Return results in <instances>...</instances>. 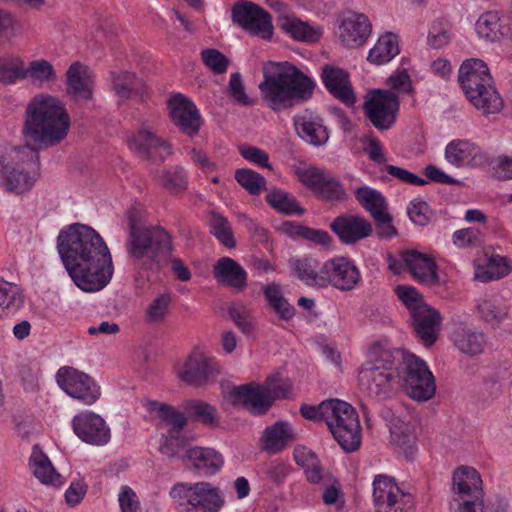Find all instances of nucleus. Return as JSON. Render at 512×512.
I'll return each mask as SVG.
<instances>
[{
  "label": "nucleus",
  "instance_id": "27",
  "mask_svg": "<svg viewBox=\"0 0 512 512\" xmlns=\"http://www.w3.org/2000/svg\"><path fill=\"white\" fill-rule=\"evenodd\" d=\"M477 35L490 42L512 37V28L505 23V17L498 10L483 12L475 23Z\"/></svg>",
  "mask_w": 512,
  "mask_h": 512
},
{
  "label": "nucleus",
  "instance_id": "9",
  "mask_svg": "<svg viewBox=\"0 0 512 512\" xmlns=\"http://www.w3.org/2000/svg\"><path fill=\"white\" fill-rule=\"evenodd\" d=\"M331 410L325 424L334 439L346 452L356 451L361 445V426L356 410L338 399Z\"/></svg>",
  "mask_w": 512,
  "mask_h": 512
},
{
  "label": "nucleus",
  "instance_id": "52",
  "mask_svg": "<svg viewBox=\"0 0 512 512\" xmlns=\"http://www.w3.org/2000/svg\"><path fill=\"white\" fill-rule=\"evenodd\" d=\"M186 409L202 424L209 427H216L218 425L216 409L212 405L194 400L187 404Z\"/></svg>",
  "mask_w": 512,
  "mask_h": 512
},
{
  "label": "nucleus",
  "instance_id": "60",
  "mask_svg": "<svg viewBox=\"0 0 512 512\" xmlns=\"http://www.w3.org/2000/svg\"><path fill=\"white\" fill-rule=\"evenodd\" d=\"M262 386L272 403L275 399H284L289 395L290 385L287 381L278 377H268Z\"/></svg>",
  "mask_w": 512,
  "mask_h": 512
},
{
  "label": "nucleus",
  "instance_id": "39",
  "mask_svg": "<svg viewBox=\"0 0 512 512\" xmlns=\"http://www.w3.org/2000/svg\"><path fill=\"white\" fill-rule=\"evenodd\" d=\"M392 443L407 458L412 457L417 451L416 434L413 425L399 421L390 429Z\"/></svg>",
  "mask_w": 512,
  "mask_h": 512
},
{
  "label": "nucleus",
  "instance_id": "64",
  "mask_svg": "<svg viewBox=\"0 0 512 512\" xmlns=\"http://www.w3.org/2000/svg\"><path fill=\"white\" fill-rule=\"evenodd\" d=\"M493 175L499 180L512 179V154L501 155L495 158L492 163Z\"/></svg>",
  "mask_w": 512,
  "mask_h": 512
},
{
  "label": "nucleus",
  "instance_id": "12",
  "mask_svg": "<svg viewBox=\"0 0 512 512\" xmlns=\"http://www.w3.org/2000/svg\"><path fill=\"white\" fill-rule=\"evenodd\" d=\"M232 21L249 35L271 41L274 35L272 17L268 11L248 0H240L232 7Z\"/></svg>",
  "mask_w": 512,
  "mask_h": 512
},
{
  "label": "nucleus",
  "instance_id": "34",
  "mask_svg": "<svg viewBox=\"0 0 512 512\" xmlns=\"http://www.w3.org/2000/svg\"><path fill=\"white\" fill-rule=\"evenodd\" d=\"M67 92L76 100H89L92 97V80L87 66L74 62L66 72Z\"/></svg>",
  "mask_w": 512,
  "mask_h": 512
},
{
  "label": "nucleus",
  "instance_id": "31",
  "mask_svg": "<svg viewBox=\"0 0 512 512\" xmlns=\"http://www.w3.org/2000/svg\"><path fill=\"white\" fill-rule=\"evenodd\" d=\"M29 468L42 484L56 488L64 484L63 477L56 471L49 457L39 445H34L29 458Z\"/></svg>",
  "mask_w": 512,
  "mask_h": 512
},
{
  "label": "nucleus",
  "instance_id": "29",
  "mask_svg": "<svg viewBox=\"0 0 512 512\" xmlns=\"http://www.w3.org/2000/svg\"><path fill=\"white\" fill-rule=\"evenodd\" d=\"M403 261L408 271L419 282L432 285L438 281L435 261L427 254L407 250L403 252Z\"/></svg>",
  "mask_w": 512,
  "mask_h": 512
},
{
  "label": "nucleus",
  "instance_id": "25",
  "mask_svg": "<svg viewBox=\"0 0 512 512\" xmlns=\"http://www.w3.org/2000/svg\"><path fill=\"white\" fill-rule=\"evenodd\" d=\"M445 159L455 167L481 166L487 157L482 149L469 140L456 139L445 148Z\"/></svg>",
  "mask_w": 512,
  "mask_h": 512
},
{
  "label": "nucleus",
  "instance_id": "50",
  "mask_svg": "<svg viewBox=\"0 0 512 512\" xmlns=\"http://www.w3.org/2000/svg\"><path fill=\"white\" fill-rule=\"evenodd\" d=\"M234 177L250 195H259L266 188V179L252 169H237Z\"/></svg>",
  "mask_w": 512,
  "mask_h": 512
},
{
  "label": "nucleus",
  "instance_id": "51",
  "mask_svg": "<svg viewBox=\"0 0 512 512\" xmlns=\"http://www.w3.org/2000/svg\"><path fill=\"white\" fill-rule=\"evenodd\" d=\"M24 62L18 57L0 59V82L13 84L25 78Z\"/></svg>",
  "mask_w": 512,
  "mask_h": 512
},
{
  "label": "nucleus",
  "instance_id": "54",
  "mask_svg": "<svg viewBox=\"0 0 512 512\" xmlns=\"http://www.w3.org/2000/svg\"><path fill=\"white\" fill-rule=\"evenodd\" d=\"M161 182L170 192H180L186 188L187 175L182 167H170L163 171Z\"/></svg>",
  "mask_w": 512,
  "mask_h": 512
},
{
  "label": "nucleus",
  "instance_id": "26",
  "mask_svg": "<svg viewBox=\"0 0 512 512\" xmlns=\"http://www.w3.org/2000/svg\"><path fill=\"white\" fill-rule=\"evenodd\" d=\"M293 120L298 136L305 142L314 146H321L328 141L327 128L319 115L305 110L295 115Z\"/></svg>",
  "mask_w": 512,
  "mask_h": 512
},
{
  "label": "nucleus",
  "instance_id": "41",
  "mask_svg": "<svg viewBox=\"0 0 512 512\" xmlns=\"http://www.w3.org/2000/svg\"><path fill=\"white\" fill-rule=\"evenodd\" d=\"M399 45L396 35L386 33L381 36L376 44L370 49L367 60L376 65L390 62L399 54Z\"/></svg>",
  "mask_w": 512,
  "mask_h": 512
},
{
  "label": "nucleus",
  "instance_id": "62",
  "mask_svg": "<svg viewBox=\"0 0 512 512\" xmlns=\"http://www.w3.org/2000/svg\"><path fill=\"white\" fill-rule=\"evenodd\" d=\"M118 503L120 512H142L136 492L127 485L121 487L118 494Z\"/></svg>",
  "mask_w": 512,
  "mask_h": 512
},
{
  "label": "nucleus",
  "instance_id": "33",
  "mask_svg": "<svg viewBox=\"0 0 512 512\" xmlns=\"http://www.w3.org/2000/svg\"><path fill=\"white\" fill-rule=\"evenodd\" d=\"M232 396L235 400L243 402L255 415L266 413L272 405L262 385L245 384L234 387Z\"/></svg>",
  "mask_w": 512,
  "mask_h": 512
},
{
  "label": "nucleus",
  "instance_id": "17",
  "mask_svg": "<svg viewBox=\"0 0 512 512\" xmlns=\"http://www.w3.org/2000/svg\"><path fill=\"white\" fill-rule=\"evenodd\" d=\"M372 31L369 18L355 11H348L339 18L338 37L346 48H358L366 43Z\"/></svg>",
  "mask_w": 512,
  "mask_h": 512
},
{
  "label": "nucleus",
  "instance_id": "49",
  "mask_svg": "<svg viewBox=\"0 0 512 512\" xmlns=\"http://www.w3.org/2000/svg\"><path fill=\"white\" fill-rule=\"evenodd\" d=\"M210 232L225 247H235V240L232 227L224 216L218 213H212L209 219Z\"/></svg>",
  "mask_w": 512,
  "mask_h": 512
},
{
  "label": "nucleus",
  "instance_id": "10",
  "mask_svg": "<svg viewBox=\"0 0 512 512\" xmlns=\"http://www.w3.org/2000/svg\"><path fill=\"white\" fill-rule=\"evenodd\" d=\"M372 485L376 512H414L413 495L404 491L393 477L376 475Z\"/></svg>",
  "mask_w": 512,
  "mask_h": 512
},
{
  "label": "nucleus",
  "instance_id": "5",
  "mask_svg": "<svg viewBox=\"0 0 512 512\" xmlns=\"http://www.w3.org/2000/svg\"><path fill=\"white\" fill-rule=\"evenodd\" d=\"M459 83L469 102L484 114H495L503 108V100L493 85L487 64L480 59L465 60L458 73Z\"/></svg>",
  "mask_w": 512,
  "mask_h": 512
},
{
  "label": "nucleus",
  "instance_id": "16",
  "mask_svg": "<svg viewBox=\"0 0 512 512\" xmlns=\"http://www.w3.org/2000/svg\"><path fill=\"white\" fill-rule=\"evenodd\" d=\"M72 428L76 436L87 444L103 446L111 438L106 421L92 411H83L75 415L72 419Z\"/></svg>",
  "mask_w": 512,
  "mask_h": 512
},
{
  "label": "nucleus",
  "instance_id": "11",
  "mask_svg": "<svg viewBox=\"0 0 512 512\" xmlns=\"http://www.w3.org/2000/svg\"><path fill=\"white\" fill-rule=\"evenodd\" d=\"M297 180L317 198L328 202H344L348 193L343 183L332 174L316 166L297 168Z\"/></svg>",
  "mask_w": 512,
  "mask_h": 512
},
{
  "label": "nucleus",
  "instance_id": "6",
  "mask_svg": "<svg viewBox=\"0 0 512 512\" xmlns=\"http://www.w3.org/2000/svg\"><path fill=\"white\" fill-rule=\"evenodd\" d=\"M171 250V237L162 227H143L129 232L127 251L134 266L141 270L157 269Z\"/></svg>",
  "mask_w": 512,
  "mask_h": 512
},
{
  "label": "nucleus",
  "instance_id": "36",
  "mask_svg": "<svg viewBox=\"0 0 512 512\" xmlns=\"http://www.w3.org/2000/svg\"><path fill=\"white\" fill-rule=\"evenodd\" d=\"M111 82L119 101H126L132 97L142 98L146 92L143 81L131 72H113Z\"/></svg>",
  "mask_w": 512,
  "mask_h": 512
},
{
  "label": "nucleus",
  "instance_id": "45",
  "mask_svg": "<svg viewBox=\"0 0 512 512\" xmlns=\"http://www.w3.org/2000/svg\"><path fill=\"white\" fill-rule=\"evenodd\" d=\"M145 407L150 413H155L163 422L171 426L169 430L182 431L186 426L187 419L184 414L169 404L149 400L146 401Z\"/></svg>",
  "mask_w": 512,
  "mask_h": 512
},
{
  "label": "nucleus",
  "instance_id": "1",
  "mask_svg": "<svg viewBox=\"0 0 512 512\" xmlns=\"http://www.w3.org/2000/svg\"><path fill=\"white\" fill-rule=\"evenodd\" d=\"M70 117L55 97L40 94L27 106L23 135L27 145L13 147L0 155V187L23 194L35 185L40 171L36 148L60 143L68 134Z\"/></svg>",
  "mask_w": 512,
  "mask_h": 512
},
{
  "label": "nucleus",
  "instance_id": "21",
  "mask_svg": "<svg viewBox=\"0 0 512 512\" xmlns=\"http://www.w3.org/2000/svg\"><path fill=\"white\" fill-rule=\"evenodd\" d=\"M278 26L292 40L305 44L318 43L324 35L322 25L303 21L293 14L279 17Z\"/></svg>",
  "mask_w": 512,
  "mask_h": 512
},
{
  "label": "nucleus",
  "instance_id": "56",
  "mask_svg": "<svg viewBox=\"0 0 512 512\" xmlns=\"http://www.w3.org/2000/svg\"><path fill=\"white\" fill-rule=\"evenodd\" d=\"M229 315L235 325L242 331V333L249 335L252 333L254 326L250 321L249 309L240 303L232 304L229 307Z\"/></svg>",
  "mask_w": 512,
  "mask_h": 512
},
{
  "label": "nucleus",
  "instance_id": "7",
  "mask_svg": "<svg viewBox=\"0 0 512 512\" xmlns=\"http://www.w3.org/2000/svg\"><path fill=\"white\" fill-rule=\"evenodd\" d=\"M169 496L178 512H220L225 502L221 490L206 481L178 482Z\"/></svg>",
  "mask_w": 512,
  "mask_h": 512
},
{
  "label": "nucleus",
  "instance_id": "32",
  "mask_svg": "<svg viewBox=\"0 0 512 512\" xmlns=\"http://www.w3.org/2000/svg\"><path fill=\"white\" fill-rule=\"evenodd\" d=\"M213 275L218 283L243 290L247 286V272L230 257H222L213 266Z\"/></svg>",
  "mask_w": 512,
  "mask_h": 512
},
{
  "label": "nucleus",
  "instance_id": "2",
  "mask_svg": "<svg viewBox=\"0 0 512 512\" xmlns=\"http://www.w3.org/2000/svg\"><path fill=\"white\" fill-rule=\"evenodd\" d=\"M57 249L69 276L81 290L100 291L112 279V255L104 239L92 227L76 223L61 230Z\"/></svg>",
  "mask_w": 512,
  "mask_h": 512
},
{
  "label": "nucleus",
  "instance_id": "61",
  "mask_svg": "<svg viewBox=\"0 0 512 512\" xmlns=\"http://www.w3.org/2000/svg\"><path fill=\"white\" fill-rule=\"evenodd\" d=\"M240 155L247 161L269 170L272 169L269 163V155L264 150L251 145L239 146Z\"/></svg>",
  "mask_w": 512,
  "mask_h": 512
},
{
  "label": "nucleus",
  "instance_id": "14",
  "mask_svg": "<svg viewBox=\"0 0 512 512\" xmlns=\"http://www.w3.org/2000/svg\"><path fill=\"white\" fill-rule=\"evenodd\" d=\"M322 274L324 275L323 288L331 286L341 292L356 289L362 280L355 261L345 256H335L324 261Z\"/></svg>",
  "mask_w": 512,
  "mask_h": 512
},
{
  "label": "nucleus",
  "instance_id": "63",
  "mask_svg": "<svg viewBox=\"0 0 512 512\" xmlns=\"http://www.w3.org/2000/svg\"><path fill=\"white\" fill-rule=\"evenodd\" d=\"M407 213L411 221L417 225L424 226L430 221V209L424 201H412L407 208Z\"/></svg>",
  "mask_w": 512,
  "mask_h": 512
},
{
  "label": "nucleus",
  "instance_id": "30",
  "mask_svg": "<svg viewBox=\"0 0 512 512\" xmlns=\"http://www.w3.org/2000/svg\"><path fill=\"white\" fill-rule=\"evenodd\" d=\"M410 316L417 336L427 346L434 344L437 340L436 328L441 322L439 312L426 304L416 309Z\"/></svg>",
  "mask_w": 512,
  "mask_h": 512
},
{
  "label": "nucleus",
  "instance_id": "15",
  "mask_svg": "<svg viewBox=\"0 0 512 512\" xmlns=\"http://www.w3.org/2000/svg\"><path fill=\"white\" fill-rule=\"evenodd\" d=\"M399 107L398 96L384 89L373 91L364 104L367 118L378 130H389L394 125Z\"/></svg>",
  "mask_w": 512,
  "mask_h": 512
},
{
  "label": "nucleus",
  "instance_id": "24",
  "mask_svg": "<svg viewBox=\"0 0 512 512\" xmlns=\"http://www.w3.org/2000/svg\"><path fill=\"white\" fill-rule=\"evenodd\" d=\"M321 79L334 98L348 106L355 103L356 96L347 71L333 65H325L322 68Z\"/></svg>",
  "mask_w": 512,
  "mask_h": 512
},
{
  "label": "nucleus",
  "instance_id": "35",
  "mask_svg": "<svg viewBox=\"0 0 512 512\" xmlns=\"http://www.w3.org/2000/svg\"><path fill=\"white\" fill-rule=\"evenodd\" d=\"M186 458L192 462L194 469L204 476L214 475L224 463L221 454L211 448L192 447L187 450Z\"/></svg>",
  "mask_w": 512,
  "mask_h": 512
},
{
  "label": "nucleus",
  "instance_id": "3",
  "mask_svg": "<svg viewBox=\"0 0 512 512\" xmlns=\"http://www.w3.org/2000/svg\"><path fill=\"white\" fill-rule=\"evenodd\" d=\"M262 72L259 90L262 100L273 111L287 109L296 100L308 99L313 92V81L289 62L269 61Z\"/></svg>",
  "mask_w": 512,
  "mask_h": 512
},
{
  "label": "nucleus",
  "instance_id": "40",
  "mask_svg": "<svg viewBox=\"0 0 512 512\" xmlns=\"http://www.w3.org/2000/svg\"><path fill=\"white\" fill-rule=\"evenodd\" d=\"M265 200L278 213L288 216H301L304 213V209L300 207L295 196L283 189L276 187L270 189L266 194Z\"/></svg>",
  "mask_w": 512,
  "mask_h": 512
},
{
  "label": "nucleus",
  "instance_id": "20",
  "mask_svg": "<svg viewBox=\"0 0 512 512\" xmlns=\"http://www.w3.org/2000/svg\"><path fill=\"white\" fill-rule=\"evenodd\" d=\"M215 371L213 360L201 351H193L178 371V377L192 386L205 385Z\"/></svg>",
  "mask_w": 512,
  "mask_h": 512
},
{
  "label": "nucleus",
  "instance_id": "38",
  "mask_svg": "<svg viewBox=\"0 0 512 512\" xmlns=\"http://www.w3.org/2000/svg\"><path fill=\"white\" fill-rule=\"evenodd\" d=\"M357 202L374 219L388 212V202L383 194L367 185L358 187L354 191Z\"/></svg>",
  "mask_w": 512,
  "mask_h": 512
},
{
  "label": "nucleus",
  "instance_id": "22",
  "mask_svg": "<svg viewBox=\"0 0 512 512\" xmlns=\"http://www.w3.org/2000/svg\"><path fill=\"white\" fill-rule=\"evenodd\" d=\"M453 491L462 501L483 502L484 492L479 472L468 466L457 468L452 477Z\"/></svg>",
  "mask_w": 512,
  "mask_h": 512
},
{
  "label": "nucleus",
  "instance_id": "47",
  "mask_svg": "<svg viewBox=\"0 0 512 512\" xmlns=\"http://www.w3.org/2000/svg\"><path fill=\"white\" fill-rule=\"evenodd\" d=\"M172 297L169 293H162L156 296L146 307L144 321L150 325L164 323L169 314Z\"/></svg>",
  "mask_w": 512,
  "mask_h": 512
},
{
  "label": "nucleus",
  "instance_id": "44",
  "mask_svg": "<svg viewBox=\"0 0 512 512\" xmlns=\"http://www.w3.org/2000/svg\"><path fill=\"white\" fill-rule=\"evenodd\" d=\"M511 271L506 257L491 255L483 265L476 268L475 277L481 282L498 280L507 276Z\"/></svg>",
  "mask_w": 512,
  "mask_h": 512
},
{
  "label": "nucleus",
  "instance_id": "53",
  "mask_svg": "<svg viewBox=\"0 0 512 512\" xmlns=\"http://www.w3.org/2000/svg\"><path fill=\"white\" fill-rule=\"evenodd\" d=\"M182 431L168 430L163 435L160 444V452L168 457H176L179 452L188 445V439L181 434Z\"/></svg>",
  "mask_w": 512,
  "mask_h": 512
},
{
  "label": "nucleus",
  "instance_id": "28",
  "mask_svg": "<svg viewBox=\"0 0 512 512\" xmlns=\"http://www.w3.org/2000/svg\"><path fill=\"white\" fill-rule=\"evenodd\" d=\"M295 439V433L290 423L278 421L263 431L259 443L260 448L269 453L277 454L283 451Z\"/></svg>",
  "mask_w": 512,
  "mask_h": 512
},
{
  "label": "nucleus",
  "instance_id": "55",
  "mask_svg": "<svg viewBox=\"0 0 512 512\" xmlns=\"http://www.w3.org/2000/svg\"><path fill=\"white\" fill-rule=\"evenodd\" d=\"M29 77L34 81L49 82L56 78L53 66L44 59L34 60L26 68L25 78Z\"/></svg>",
  "mask_w": 512,
  "mask_h": 512
},
{
  "label": "nucleus",
  "instance_id": "43",
  "mask_svg": "<svg viewBox=\"0 0 512 512\" xmlns=\"http://www.w3.org/2000/svg\"><path fill=\"white\" fill-rule=\"evenodd\" d=\"M452 339L456 347L463 353L477 355L481 353L486 344L483 333L472 331L463 327L453 332Z\"/></svg>",
  "mask_w": 512,
  "mask_h": 512
},
{
  "label": "nucleus",
  "instance_id": "19",
  "mask_svg": "<svg viewBox=\"0 0 512 512\" xmlns=\"http://www.w3.org/2000/svg\"><path fill=\"white\" fill-rule=\"evenodd\" d=\"M168 106L172 122L182 133L189 137L198 133L201 117L193 102L181 94H177L170 98Z\"/></svg>",
  "mask_w": 512,
  "mask_h": 512
},
{
  "label": "nucleus",
  "instance_id": "59",
  "mask_svg": "<svg viewBox=\"0 0 512 512\" xmlns=\"http://www.w3.org/2000/svg\"><path fill=\"white\" fill-rule=\"evenodd\" d=\"M334 401L335 399L326 400L320 403L318 406L302 405L300 408V413L305 419L323 421L326 423L330 411L332 412L331 408Z\"/></svg>",
  "mask_w": 512,
  "mask_h": 512
},
{
  "label": "nucleus",
  "instance_id": "4",
  "mask_svg": "<svg viewBox=\"0 0 512 512\" xmlns=\"http://www.w3.org/2000/svg\"><path fill=\"white\" fill-rule=\"evenodd\" d=\"M402 349L375 343L368 359L359 370V383L368 397L376 400L391 398L399 389V370Z\"/></svg>",
  "mask_w": 512,
  "mask_h": 512
},
{
  "label": "nucleus",
  "instance_id": "37",
  "mask_svg": "<svg viewBox=\"0 0 512 512\" xmlns=\"http://www.w3.org/2000/svg\"><path fill=\"white\" fill-rule=\"evenodd\" d=\"M291 268L296 277L307 286L323 288L324 275L322 263L314 258H301L291 261Z\"/></svg>",
  "mask_w": 512,
  "mask_h": 512
},
{
  "label": "nucleus",
  "instance_id": "8",
  "mask_svg": "<svg viewBox=\"0 0 512 512\" xmlns=\"http://www.w3.org/2000/svg\"><path fill=\"white\" fill-rule=\"evenodd\" d=\"M399 380L400 388L413 400L425 402L436 393V382L426 362L402 350Z\"/></svg>",
  "mask_w": 512,
  "mask_h": 512
},
{
  "label": "nucleus",
  "instance_id": "18",
  "mask_svg": "<svg viewBox=\"0 0 512 512\" xmlns=\"http://www.w3.org/2000/svg\"><path fill=\"white\" fill-rule=\"evenodd\" d=\"M128 146L144 159L155 158L163 161L172 154L170 143L145 126L128 139Z\"/></svg>",
  "mask_w": 512,
  "mask_h": 512
},
{
  "label": "nucleus",
  "instance_id": "57",
  "mask_svg": "<svg viewBox=\"0 0 512 512\" xmlns=\"http://www.w3.org/2000/svg\"><path fill=\"white\" fill-rule=\"evenodd\" d=\"M204 64L214 73L223 74L228 68L229 60L217 49H205L201 53Z\"/></svg>",
  "mask_w": 512,
  "mask_h": 512
},
{
  "label": "nucleus",
  "instance_id": "13",
  "mask_svg": "<svg viewBox=\"0 0 512 512\" xmlns=\"http://www.w3.org/2000/svg\"><path fill=\"white\" fill-rule=\"evenodd\" d=\"M59 387L71 398L84 405L94 404L101 396L97 382L87 373L76 368L64 366L56 374Z\"/></svg>",
  "mask_w": 512,
  "mask_h": 512
},
{
  "label": "nucleus",
  "instance_id": "48",
  "mask_svg": "<svg viewBox=\"0 0 512 512\" xmlns=\"http://www.w3.org/2000/svg\"><path fill=\"white\" fill-rule=\"evenodd\" d=\"M23 305V295L17 284L0 279V314L19 310Z\"/></svg>",
  "mask_w": 512,
  "mask_h": 512
},
{
  "label": "nucleus",
  "instance_id": "42",
  "mask_svg": "<svg viewBox=\"0 0 512 512\" xmlns=\"http://www.w3.org/2000/svg\"><path fill=\"white\" fill-rule=\"evenodd\" d=\"M263 294L268 305L281 320L290 321L295 316V308L284 297L282 288L277 283L267 284Z\"/></svg>",
  "mask_w": 512,
  "mask_h": 512
},
{
  "label": "nucleus",
  "instance_id": "58",
  "mask_svg": "<svg viewBox=\"0 0 512 512\" xmlns=\"http://www.w3.org/2000/svg\"><path fill=\"white\" fill-rule=\"evenodd\" d=\"M396 294L398 298L403 302L410 312V315L415 312L416 309L426 305L418 291L411 286L399 285L396 287Z\"/></svg>",
  "mask_w": 512,
  "mask_h": 512
},
{
  "label": "nucleus",
  "instance_id": "46",
  "mask_svg": "<svg viewBox=\"0 0 512 512\" xmlns=\"http://www.w3.org/2000/svg\"><path fill=\"white\" fill-rule=\"evenodd\" d=\"M481 318L491 324H498L508 315V307L498 296L484 297L477 305Z\"/></svg>",
  "mask_w": 512,
  "mask_h": 512
},
{
  "label": "nucleus",
  "instance_id": "23",
  "mask_svg": "<svg viewBox=\"0 0 512 512\" xmlns=\"http://www.w3.org/2000/svg\"><path fill=\"white\" fill-rule=\"evenodd\" d=\"M330 228L345 244H353L373 232L371 223L358 215H340L332 221Z\"/></svg>",
  "mask_w": 512,
  "mask_h": 512
}]
</instances>
